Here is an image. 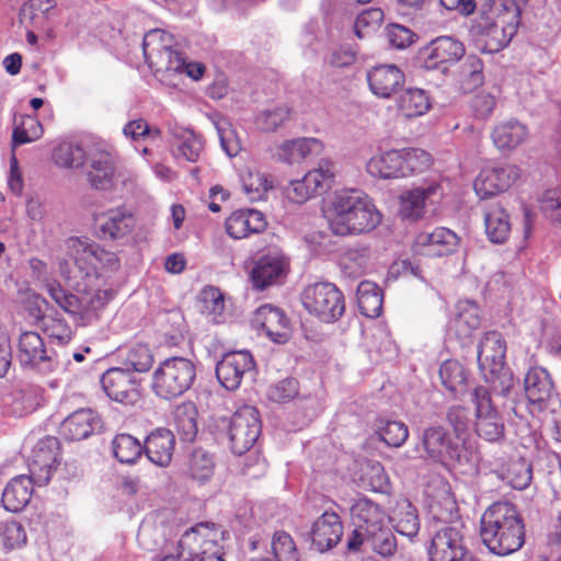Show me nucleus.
Returning a JSON list of instances; mask_svg holds the SVG:
<instances>
[{
  "mask_svg": "<svg viewBox=\"0 0 561 561\" xmlns=\"http://www.w3.org/2000/svg\"><path fill=\"white\" fill-rule=\"evenodd\" d=\"M325 216L331 232L340 237L369 232L381 220L371 199L357 190L335 193Z\"/></svg>",
  "mask_w": 561,
  "mask_h": 561,
  "instance_id": "f257e3e1",
  "label": "nucleus"
},
{
  "mask_svg": "<svg viewBox=\"0 0 561 561\" xmlns=\"http://www.w3.org/2000/svg\"><path fill=\"white\" fill-rule=\"evenodd\" d=\"M520 8L515 0H489L472 25L483 42V50L497 53L512 41L520 24Z\"/></svg>",
  "mask_w": 561,
  "mask_h": 561,
  "instance_id": "f03ea898",
  "label": "nucleus"
},
{
  "mask_svg": "<svg viewBox=\"0 0 561 561\" xmlns=\"http://www.w3.org/2000/svg\"><path fill=\"white\" fill-rule=\"evenodd\" d=\"M480 536L495 554L517 551L524 543V525L515 506L507 502L491 505L481 517Z\"/></svg>",
  "mask_w": 561,
  "mask_h": 561,
  "instance_id": "7ed1b4c3",
  "label": "nucleus"
},
{
  "mask_svg": "<svg viewBox=\"0 0 561 561\" xmlns=\"http://www.w3.org/2000/svg\"><path fill=\"white\" fill-rule=\"evenodd\" d=\"M420 458L444 467L462 466L469 461L468 450L442 425L425 427L416 446Z\"/></svg>",
  "mask_w": 561,
  "mask_h": 561,
  "instance_id": "20e7f679",
  "label": "nucleus"
},
{
  "mask_svg": "<svg viewBox=\"0 0 561 561\" xmlns=\"http://www.w3.org/2000/svg\"><path fill=\"white\" fill-rule=\"evenodd\" d=\"M196 376L194 364L184 357H171L160 364L153 374L152 389L163 399H173L186 392Z\"/></svg>",
  "mask_w": 561,
  "mask_h": 561,
  "instance_id": "39448f33",
  "label": "nucleus"
},
{
  "mask_svg": "<svg viewBox=\"0 0 561 561\" xmlns=\"http://www.w3.org/2000/svg\"><path fill=\"white\" fill-rule=\"evenodd\" d=\"M305 309L325 323L337 321L345 311L342 291L331 283L308 285L301 293Z\"/></svg>",
  "mask_w": 561,
  "mask_h": 561,
  "instance_id": "423d86ee",
  "label": "nucleus"
},
{
  "mask_svg": "<svg viewBox=\"0 0 561 561\" xmlns=\"http://www.w3.org/2000/svg\"><path fill=\"white\" fill-rule=\"evenodd\" d=\"M67 255L73 261L80 273L90 276L100 267L117 270L119 260L116 253L103 249L88 238L72 237L66 242Z\"/></svg>",
  "mask_w": 561,
  "mask_h": 561,
  "instance_id": "0eeeda50",
  "label": "nucleus"
},
{
  "mask_svg": "<svg viewBox=\"0 0 561 561\" xmlns=\"http://www.w3.org/2000/svg\"><path fill=\"white\" fill-rule=\"evenodd\" d=\"M474 405V431L477 435L489 443H501L505 437V424L501 416L497 402H492L489 393L482 386L472 392Z\"/></svg>",
  "mask_w": 561,
  "mask_h": 561,
  "instance_id": "6e6552de",
  "label": "nucleus"
},
{
  "mask_svg": "<svg viewBox=\"0 0 561 561\" xmlns=\"http://www.w3.org/2000/svg\"><path fill=\"white\" fill-rule=\"evenodd\" d=\"M173 37L162 30L149 31L142 41V50L147 64L157 71L181 72L184 58L172 49Z\"/></svg>",
  "mask_w": 561,
  "mask_h": 561,
  "instance_id": "1a4fd4ad",
  "label": "nucleus"
},
{
  "mask_svg": "<svg viewBox=\"0 0 561 561\" xmlns=\"http://www.w3.org/2000/svg\"><path fill=\"white\" fill-rule=\"evenodd\" d=\"M351 514L355 528L347 537L346 549L358 553L363 551V537L386 525L388 515L380 505L365 497L353 504Z\"/></svg>",
  "mask_w": 561,
  "mask_h": 561,
  "instance_id": "9d476101",
  "label": "nucleus"
},
{
  "mask_svg": "<svg viewBox=\"0 0 561 561\" xmlns=\"http://www.w3.org/2000/svg\"><path fill=\"white\" fill-rule=\"evenodd\" d=\"M261 434V421L255 408L244 405L230 419L228 435L231 450L237 455L247 453Z\"/></svg>",
  "mask_w": 561,
  "mask_h": 561,
  "instance_id": "9b49d317",
  "label": "nucleus"
},
{
  "mask_svg": "<svg viewBox=\"0 0 561 561\" xmlns=\"http://www.w3.org/2000/svg\"><path fill=\"white\" fill-rule=\"evenodd\" d=\"M524 391L531 413L554 411L557 392L550 374L545 368L533 367L527 371Z\"/></svg>",
  "mask_w": 561,
  "mask_h": 561,
  "instance_id": "f8f14e48",
  "label": "nucleus"
},
{
  "mask_svg": "<svg viewBox=\"0 0 561 561\" xmlns=\"http://www.w3.org/2000/svg\"><path fill=\"white\" fill-rule=\"evenodd\" d=\"M215 524L199 523L186 530L179 541V558L182 561L206 559L220 547L217 542Z\"/></svg>",
  "mask_w": 561,
  "mask_h": 561,
  "instance_id": "ddd939ff",
  "label": "nucleus"
},
{
  "mask_svg": "<svg viewBox=\"0 0 561 561\" xmlns=\"http://www.w3.org/2000/svg\"><path fill=\"white\" fill-rule=\"evenodd\" d=\"M59 442L55 437H45L34 447L28 461L27 476L38 486L47 484L60 465Z\"/></svg>",
  "mask_w": 561,
  "mask_h": 561,
  "instance_id": "4468645a",
  "label": "nucleus"
},
{
  "mask_svg": "<svg viewBox=\"0 0 561 561\" xmlns=\"http://www.w3.org/2000/svg\"><path fill=\"white\" fill-rule=\"evenodd\" d=\"M428 553L430 561H462L466 554L462 524L445 525L436 530Z\"/></svg>",
  "mask_w": 561,
  "mask_h": 561,
  "instance_id": "2eb2a0df",
  "label": "nucleus"
},
{
  "mask_svg": "<svg viewBox=\"0 0 561 561\" xmlns=\"http://www.w3.org/2000/svg\"><path fill=\"white\" fill-rule=\"evenodd\" d=\"M101 385L112 400L125 404H135L140 399L139 380L129 369L111 368L101 377Z\"/></svg>",
  "mask_w": 561,
  "mask_h": 561,
  "instance_id": "dca6fc26",
  "label": "nucleus"
},
{
  "mask_svg": "<svg viewBox=\"0 0 561 561\" xmlns=\"http://www.w3.org/2000/svg\"><path fill=\"white\" fill-rule=\"evenodd\" d=\"M19 359L23 366L42 373L53 371L58 364L55 355L45 347L41 335L32 331L23 332L20 335Z\"/></svg>",
  "mask_w": 561,
  "mask_h": 561,
  "instance_id": "f3484780",
  "label": "nucleus"
},
{
  "mask_svg": "<svg viewBox=\"0 0 561 561\" xmlns=\"http://www.w3.org/2000/svg\"><path fill=\"white\" fill-rule=\"evenodd\" d=\"M136 225L134 214L125 207L108 209L95 218L98 237L105 241H118L127 238Z\"/></svg>",
  "mask_w": 561,
  "mask_h": 561,
  "instance_id": "a211bd4d",
  "label": "nucleus"
},
{
  "mask_svg": "<svg viewBox=\"0 0 561 561\" xmlns=\"http://www.w3.org/2000/svg\"><path fill=\"white\" fill-rule=\"evenodd\" d=\"M255 367L254 359L248 351L229 352L217 363L216 376L227 390H237L245 374Z\"/></svg>",
  "mask_w": 561,
  "mask_h": 561,
  "instance_id": "6ab92c4d",
  "label": "nucleus"
},
{
  "mask_svg": "<svg viewBox=\"0 0 561 561\" xmlns=\"http://www.w3.org/2000/svg\"><path fill=\"white\" fill-rule=\"evenodd\" d=\"M519 169L516 165L505 164L484 169L473 183L474 191L480 198H488L505 192L518 179Z\"/></svg>",
  "mask_w": 561,
  "mask_h": 561,
  "instance_id": "aec40b11",
  "label": "nucleus"
},
{
  "mask_svg": "<svg viewBox=\"0 0 561 561\" xmlns=\"http://www.w3.org/2000/svg\"><path fill=\"white\" fill-rule=\"evenodd\" d=\"M465 53L461 42L451 36H440L433 39L424 49L423 66L428 70L443 66V71H445L447 65L459 61Z\"/></svg>",
  "mask_w": 561,
  "mask_h": 561,
  "instance_id": "412c9836",
  "label": "nucleus"
},
{
  "mask_svg": "<svg viewBox=\"0 0 561 561\" xmlns=\"http://www.w3.org/2000/svg\"><path fill=\"white\" fill-rule=\"evenodd\" d=\"M288 263L279 252H270L259 257L250 273L252 285L257 290H263L276 285L286 276Z\"/></svg>",
  "mask_w": 561,
  "mask_h": 561,
  "instance_id": "4be33fe9",
  "label": "nucleus"
},
{
  "mask_svg": "<svg viewBox=\"0 0 561 561\" xmlns=\"http://www.w3.org/2000/svg\"><path fill=\"white\" fill-rule=\"evenodd\" d=\"M103 421L92 409H80L68 415L60 426L61 435L68 440H82L100 433Z\"/></svg>",
  "mask_w": 561,
  "mask_h": 561,
  "instance_id": "5701e85b",
  "label": "nucleus"
},
{
  "mask_svg": "<svg viewBox=\"0 0 561 561\" xmlns=\"http://www.w3.org/2000/svg\"><path fill=\"white\" fill-rule=\"evenodd\" d=\"M87 179L95 190L106 191L113 186L115 161L111 152L103 149H92L87 154Z\"/></svg>",
  "mask_w": 561,
  "mask_h": 561,
  "instance_id": "b1692460",
  "label": "nucleus"
},
{
  "mask_svg": "<svg viewBox=\"0 0 561 561\" xmlns=\"http://www.w3.org/2000/svg\"><path fill=\"white\" fill-rule=\"evenodd\" d=\"M506 343L497 331L486 332L478 347V365L483 376L499 373L505 365Z\"/></svg>",
  "mask_w": 561,
  "mask_h": 561,
  "instance_id": "393cba45",
  "label": "nucleus"
},
{
  "mask_svg": "<svg viewBox=\"0 0 561 561\" xmlns=\"http://www.w3.org/2000/svg\"><path fill=\"white\" fill-rule=\"evenodd\" d=\"M370 91L378 98L389 99L404 84V73L396 65H379L367 72Z\"/></svg>",
  "mask_w": 561,
  "mask_h": 561,
  "instance_id": "a878e982",
  "label": "nucleus"
},
{
  "mask_svg": "<svg viewBox=\"0 0 561 561\" xmlns=\"http://www.w3.org/2000/svg\"><path fill=\"white\" fill-rule=\"evenodd\" d=\"M343 535L340 516L334 512H324L311 527V543L319 552H325L336 546Z\"/></svg>",
  "mask_w": 561,
  "mask_h": 561,
  "instance_id": "bb28decb",
  "label": "nucleus"
},
{
  "mask_svg": "<svg viewBox=\"0 0 561 561\" xmlns=\"http://www.w3.org/2000/svg\"><path fill=\"white\" fill-rule=\"evenodd\" d=\"M439 190V184L431 183L402 193L400 196V216L410 220L420 219L424 215L426 206L440 196Z\"/></svg>",
  "mask_w": 561,
  "mask_h": 561,
  "instance_id": "cd10ccee",
  "label": "nucleus"
},
{
  "mask_svg": "<svg viewBox=\"0 0 561 561\" xmlns=\"http://www.w3.org/2000/svg\"><path fill=\"white\" fill-rule=\"evenodd\" d=\"M254 322L277 344H284L290 337L289 320L285 312L277 307L271 305L261 306L255 312Z\"/></svg>",
  "mask_w": 561,
  "mask_h": 561,
  "instance_id": "c85d7f7f",
  "label": "nucleus"
},
{
  "mask_svg": "<svg viewBox=\"0 0 561 561\" xmlns=\"http://www.w3.org/2000/svg\"><path fill=\"white\" fill-rule=\"evenodd\" d=\"M175 448L174 434L164 427L156 428L145 439L144 451L147 458L159 467H168Z\"/></svg>",
  "mask_w": 561,
  "mask_h": 561,
  "instance_id": "c756f323",
  "label": "nucleus"
},
{
  "mask_svg": "<svg viewBox=\"0 0 561 561\" xmlns=\"http://www.w3.org/2000/svg\"><path fill=\"white\" fill-rule=\"evenodd\" d=\"M267 221L263 213L247 208L233 211L226 220V231L233 239H242L251 233L265 230Z\"/></svg>",
  "mask_w": 561,
  "mask_h": 561,
  "instance_id": "7c9ffc66",
  "label": "nucleus"
},
{
  "mask_svg": "<svg viewBox=\"0 0 561 561\" xmlns=\"http://www.w3.org/2000/svg\"><path fill=\"white\" fill-rule=\"evenodd\" d=\"M32 481L26 474L13 478L2 492V505L12 513L21 512L31 501L33 494Z\"/></svg>",
  "mask_w": 561,
  "mask_h": 561,
  "instance_id": "2f4dec72",
  "label": "nucleus"
},
{
  "mask_svg": "<svg viewBox=\"0 0 561 561\" xmlns=\"http://www.w3.org/2000/svg\"><path fill=\"white\" fill-rule=\"evenodd\" d=\"M322 149V142L316 138H297L279 145L275 156L282 162L294 164L311 154H319Z\"/></svg>",
  "mask_w": 561,
  "mask_h": 561,
  "instance_id": "473e14b6",
  "label": "nucleus"
},
{
  "mask_svg": "<svg viewBox=\"0 0 561 561\" xmlns=\"http://www.w3.org/2000/svg\"><path fill=\"white\" fill-rule=\"evenodd\" d=\"M485 232L493 243H504L511 233L510 215L500 203H491L484 209Z\"/></svg>",
  "mask_w": 561,
  "mask_h": 561,
  "instance_id": "72a5a7b5",
  "label": "nucleus"
},
{
  "mask_svg": "<svg viewBox=\"0 0 561 561\" xmlns=\"http://www.w3.org/2000/svg\"><path fill=\"white\" fill-rule=\"evenodd\" d=\"M367 171L381 179L404 178L402 150H388L374 156L367 163Z\"/></svg>",
  "mask_w": 561,
  "mask_h": 561,
  "instance_id": "f704fd0d",
  "label": "nucleus"
},
{
  "mask_svg": "<svg viewBox=\"0 0 561 561\" xmlns=\"http://www.w3.org/2000/svg\"><path fill=\"white\" fill-rule=\"evenodd\" d=\"M528 137L525 125L517 121H508L497 124L492 131V139L501 151H511L522 145Z\"/></svg>",
  "mask_w": 561,
  "mask_h": 561,
  "instance_id": "c9c22d12",
  "label": "nucleus"
},
{
  "mask_svg": "<svg viewBox=\"0 0 561 561\" xmlns=\"http://www.w3.org/2000/svg\"><path fill=\"white\" fill-rule=\"evenodd\" d=\"M364 547H369L383 559H391L398 551L396 535L387 524L364 536Z\"/></svg>",
  "mask_w": 561,
  "mask_h": 561,
  "instance_id": "e433bc0d",
  "label": "nucleus"
},
{
  "mask_svg": "<svg viewBox=\"0 0 561 561\" xmlns=\"http://www.w3.org/2000/svg\"><path fill=\"white\" fill-rule=\"evenodd\" d=\"M439 378L444 388L456 396L466 393L468 388V371L455 359L445 360L439 367Z\"/></svg>",
  "mask_w": 561,
  "mask_h": 561,
  "instance_id": "4c0bfd02",
  "label": "nucleus"
},
{
  "mask_svg": "<svg viewBox=\"0 0 561 561\" xmlns=\"http://www.w3.org/2000/svg\"><path fill=\"white\" fill-rule=\"evenodd\" d=\"M358 483L365 490L386 493L389 488V478L380 462L366 460L360 465Z\"/></svg>",
  "mask_w": 561,
  "mask_h": 561,
  "instance_id": "58836bf2",
  "label": "nucleus"
},
{
  "mask_svg": "<svg viewBox=\"0 0 561 561\" xmlns=\"http://www.w3.org/2000/svg\"><path fill=\"white\" fill-rule=\"evenodd\" d=\"M398 110L407 118L424 115L431 107L425 91L417 88L407 89L398 99Z\"/></svg>",
  "mask_w": 561,
  "mask_h": 561,
  "instance_id": "ea45409f",
  "label": "nucleus"
},
{
  "mask_svg": "<svg viewBox=\"0 0 561 561\" xmlns=\"http://www.w3.org/2000/svg\"><path fill=\"white\" fill-rule=\"evenodd\" d=\"M382 293L370 282H362L357 287V304L360 313L367 318H377L382 310Z\"/></svg>",
  "mask_w": 561,
  "mask_h": 561,
  "instance_id": "a19ab883",
  "label": "nucleus"
},
{
  "mask_svg": "<svg viewBox=\"0 0 561 561\" xmlns=\"http://www.w3.org/2000/svg\"><path fill=\"white\" fill-rule=\"evenodd\" d=\"M174 424L180 438L193 442L197 435V409L192 402H184L174 410Z\"/></svg>",
  "mask_w": 561,
  "mask_h": 561,
  "instance_id": "79ce46f5",
  "label": "nucleus"
},
{
  "mask_svg": "<svg viewBox=\"0 0 561 561\" xmlns=\"http://www.w3.org/2000/svg\"><path fill=\"white\" fill-rule=\"evenodd\" d=\"M433 517L446 525L460 523L458 520V505L449 488L444 486L430 505Z\"/></svg>",
  "mask_w": 561,
  "mask_h": 561,
  "instance_id": "37998d69",
  "label": "nucleus"
},
{
  "mask_svg": "<svg viewBox=\"0 0 561 561\" xmlns=\"http://www.w3.org/2000/svg\"><path fill=\"white\" fill-rule=\"evenodd\" d=\"M396 530L409 538H413L420 530V519L416 508L408 500L397 504L393 515Z\"/></svg>",
  "mask_w": 561,
  "mask_h": 561,
  "instance_id": "c03bdc74",
  "label": "nucleus"
},
{
  "mask_svg": "<svg viewBox=\"0 0 561 561\" xmlns=\"http://www.w3.org/2000/svg\"><path fill=\"white\" fill-rule=\"evenodd\" d=\"M87 152L82 146L73 141H62L53 150L55 163L62 168L78 169L85 164Z\"/></svg>",
  "mask_w": 561,
  "mask_h": 561,
  "instance_id": "a18cd8bd",
  "label": "nucleus"
},
{
  "mask_svg": "<svg viewBox=\"0 0 561 561\" xmlns=\"http://www.w3.org/2000/svg\"><path fill=\"white\" fill-rule=\"evenodd\" d=\"M484 378L489 382V387H482L489 393L491 401L503 407L504 402L501 400L508 398L514 388L512 373L503 367V370L499 373H486Z\"/></svg>",
  "mask_w": 561,
  "mask_h": 561,
  "instance_id": "49530a36",
  "label": "nucleus"
},
{
  "mask_svg": "<svg viewBox=\"0 0 561 561\" xmlns=\"http://www.w3.org/2000/svg\"><path fill=\"white\" fill-rule=\"evenodd\" d=\"M370 260V250L367 245H356L347 249L341 260L345 274L351 277H359L366 271Z\"/></svg>",
  "mask_w": 561,
  "mask_h": 561,
  "instance_id": "de8ad7c7",
  "label": "nucleus"
},
{
  "mask_svg": "<svg viewBox=\"0 0 561 561\" xmlns=\"http://www.w3.org/2000/svg\"><path fill=\"white\" fill-rule=\"evenodd\" d=\"M43 390L34 385H22L14 392L13 412L22 416L35 411L42 404Z\"/></svg>",
  "mask_w": 561,
  "mask_h": 561,
  "instance_id": "09e8293b",
  "label": "nucleus"
},
{
  "mask_svg": "<svg viewBox=\"0 0 561 561\" xmlns=\"http://www.w3.org/2000/svg\"><path fill=\"white\" fill-rule=\"evenodd\" d=\"M334 176L333 163L329 160H321L317 168L305 174L307 183L311 191H313L314 196L329 191L334 182Z\"/></svg>",
  "mask_w": 561,
  "mask_h": 561,
  "instance_id": "8fccbe9b",
  "label": "nucleus"
},
{
  "mask_svg": "<svg viewBox=\"0 0 561 561\" xmlns=\"http://www.w3.org/2000/svg\"><path fill=\"white\" fill-rule=\"evenodd\" d=\"M114 457L123 463L135 462L144 450V445L129 434H118L112 442Z\"/></svg>",
  "mask_w": 561,
  "mask_h": 561,
  "instance_id": "3c124183",
  "label": "nucleus"
},
{
  "mask_svg": "<svg viewBox=\"0 0 561 561\" xmlns=\"http://www.w3.org/2000/svg\"><path fill=\"white\" fill-rule=\"evenodd\" d=\"M457 310L455 330L458 334L468 336L480 325L479 307L472 301H460Z\"/></svg>",
  "mask_w": 561,
  "mask_h": 561,
  "instance_id": "603ef678",
  "label": "nucleus"
},
{
  "mask_svg": "<svg viewBox=\"0 0 561 561\" xmlns=\"http://www.w3.org/2000/svg\"><path fill=\"white\" fill-rule=\"evenodd\" d=\"M214 469L215 461L208 451L202 448L193 450L188 462V472L193 480L199 483L208 481L214 474Z\"/></svg>",
  "mask_w": 561,
  "mask_h": 561,
  "instance_id": "864d4df0",
  "label": "nucleus"
},
{
  "mask_svg": "<svg viewBox=\"0 0 561 561\" xmlns=\"http://www.w3.org/2000/svg\"><path fill=\"white\" fill-rule=\"evenodd\" d=\"M416 242L420 245L443 248L445 253L451 252L458 244V238L451 230L438 227L432 232H421Z\"/></svg>",
  "mask_w": 561,
  "mask_h": 561,
  "instance_id": "5fc2aeb1",
  "label": "nucleus"
},
{
  "mask_svg": "<svg viewBox=\"0 0 561 561\" xmlns=\"http://www.w3.org/2000/svg\"><path fill=\"white\" fill-rule=\"evenodd\" d=\"M272 552L277 561H299V551L293 537L284 531H275L271 541Z\"/></svg>",
  "mask_w": 561,
  "mask_h": 561,
  "instance_id": "6e6d98bb",
  "label": "nucleus"
},
{
  "mask_svg": "<svg viewBox=\"0 0 561 561\" xmlns=\"http://www.w3.org/2000/svg\"><path fill=\"white\" fill-rule=\"evenodd\" d=\"M377 434L388 446L399 447L407 440L409 431L402 422L380 420Z\"/></svg>",
  "mask_w": 561,
  "mask_h": 561,
  "instance_id": "4d7b16f0",
  "label": "nucleus"
},
{
  "mask_svg": "<svg viewBox=\"0 0 561 561\" xmlns=\"http://www.w3.org/2000/svg\"><path fill=\"white\" fill-rule=\"evenodd\" d=\"M153 364V354L146 343H135L128 351L125 365L126 369H131L137 373L148 371Z\"/></svg>",
  "mask_w": 561,
  "mask_h": 561,
  "instance_id": "13d9d810",
  "label": "nucleus"
},
{
  "mask_svg": "<svg viewBox=\"0 0 561 561\" xmlns=\"http://www.w3.org/2000/svg\"><path fill=\"white\" fill-rule=\"evenodd\" d=\"M243 191L250 201H257L271 187L265 175L259 171L247 169L241 175Z\"/></svg>",
  "mask_w": 561,
  "mask_h": 561,
  "instance_id": "bf43d9fd",
  "label": "nucleus"
},
{
  "mask_svg": "<svg viewBox=\"0 0 561 561\" xmlns=\"http://www.w3.org/2000/svg\"><path fill=\"white\" fill-rule=\"evenodd\" d=\"M402 154L404 178L427 170L432 163L431 156L422 149H402Z\"/></svg>",
  "mask_w": 561,
  "mask_h": 561,
  "instance_id": "052dcab7",
  "label": "nucleus"
},
{
  "mask_svg": "<svg viewBox=\"0 0 561 561\" xmlns=\"http://www.w3.org/2000/svg\"><path fill=\"white\" fill-rule=\"evenodd\" d=\"M290 108L287 105L264 110L257 115L255 124L263 131H275L289 119Z\"/></svg>",
  "mask_w": 561,
  "mask_h": 561,
  "instance_id": "680f3d73",
  "label": "nucleus"
},
{
  "mask_svg": "<svg viewBox=\"0 0 561 561\" xmlns=\"http://www.w3.org/2000/svg\"><path fill=\"white\" fill-rule=\"evenodd\" d=\"M385 14L380 8H369L359 13L354 23V33L358 38L367 37L383 21Z\"/></svg>",
  "mask_w": 561,
  "mask_h": 561,
  "instance_id": "e2e57ef3",
  "label": "nucleus"
},
{
  "mask_svg": "<svg viewBox=\"0 0 561 561\" xmlns=\"http://www.w3.org/2000/svg\"><path fill=\"white\" fill-rule=\"evenodd\" d=\"M111 299L112 293L105 289H98L94 293L81 296V319L89 322L92 318L96 317V312L105 307Z\"/></svg>",
  "mask_w": 561,
  "mask_h": 561,
  "instance_id": "0e129e2a",
  "label": "nucleus"
},
{
  "mask_svg": "<svg viewBox=\"0 0 561 561\" xmlns=\"http://www.w3.org/2000/svg\"><path fill=\"white\" fill-rule=\"evenodd\" d=\"M179 142L176 145V157H183L187 161L195 162L203 150V141L190 130L183 131V135H174Z\"/></svg>",
  "mask_w": 561,
  "mask_h": 561,
  "instance_id": "69168bd1",
  "label": "nucleus"
},
{
  "mask_svg": "<svg viewBox=\"0 0 561 561\" xmlns=\"http://www.w3.org/2000/svg\"><path fill=\"white\" fill-rule=\"evenodd\" d=\"M506 478L514 489L524 490L531 482V467L522 459L513 461L508 465Z\"/></svg>",
  "mask_w": 561,
  "mask_h": 561,
  "instance_id": "338daca9",
  "label": "nucleus"
},
{
  "mask_svg": "<svg viewBox=\"0 0 561 561\" xmlns=\"http://www.w3.org/2000/svg\"><path fill=\"white\" fill-rule=\"evenodd\" d=\"M541 211L561 227V191H547L540 198Z\"/></svg>",
  "mask_w": 561,
  "mask_h": 561,
  "instance_id": "774afa93",
  "label": "nucleus"
}]
</instances>
